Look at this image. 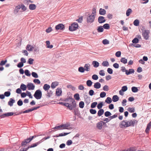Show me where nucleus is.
Wrapping results in <instances>:
<instances>
[{"label":"nucleus","instance_id":"nucleus-40","mask_svg":"<svg viewBox=\"0 0 151 151\" xmlns=\"http://www.w3.org/2000/svg\"><path fill=\"white\" fill-rule=\"evenodd\" d=\"M132 91L133 92H136L138 91V89L137 87H132Z\"/></svg>","mask_w":151,"mask_h":151},{"label":"nucleus","instance_id":"nucleus-19","mask_svg":"<svg viewBox=\"0 0 151 151\" xmlns=\"http://www.w3.org/2000/svg\"><path fill=\"white\" fill-rule=\"evenodd\" d=\"M58 84H59V83L57 81H55V82H52L51 84V87L53 88H55V87L56 86H57L58 85Z\"/></svg>","mask_w":151,"mask_h":151},{"label":"nucleus","instance_id":"nucleus-29","mask_svg":"<svg viewBox=\"0 0 151 151\" xmlns=\"http://www.w3.org/2000/svg\"><path fill=\"white\" fill-rule=\"evenodd\" d=\"M92 64L93 65V66L95 68H97L99 66V63L95 61H94L93 62Z\"/></svg>","mask_w":151,"mask_h":151},{"label":"nucleus","instance_id":"nucleus-62","mask_svg":"<svg viewBox=\"0 0 151 151\" xmlns=\"http://www.w3.org/2000/svg\"><path fill=\"white\" fill-rule=\"evenodd\" d=\"M67 87L68 88H70L72 90H74L75 89V88L71 85H68L67 86Z\"/></svg>","mask_w":151,"mask_h":151},{"label":"nucleus","instance_id":"nucleus-37","mask_svg":"<svg viewBox=\"0 0 151 151\" xmlns=\"http://www.w3.org/2000/svg\"><path fill=\"white\" fill-rule=\"evenodd\" d=\"M92 83L91 80H88L86 82V84L88 86L90 87L91 86Z\"/></svg>","mask_w":151,"mask_h":151},{"label":"nucleus","instance_id":"nucleus-30","mask_svg":"<svg viewBox=\"0 0 151 151\" xmlns=\"http://www.w3.org/2000/svg\"><path fill=\"white\" fill-rule=\"evenodd\" d=\"M105 101L107 103L110 104L112 100L110 97H108L106 99Z\"/></svg>","mask_w":151,"mask_h":151},{"label":"nucleus","instance_id":"nucleus-12","mask_svg":"<svg viewBox=\"0 0 151 151\" xmlns=\"http://www.w3.org/2000/svg\"><path fill=\"white\" fill-rule=\"evenodd\" d=\"M62 92L61 89L60 88H58L56 90V94L58 96H60L61 95Z\"/></svg>","mask_w":151,"mask_h":151},{"label":"nucleus","instance_id":"nucleus-24","mask_svg":"<svg viewBox=\"0 0 151 151\" xmlns=\"http://www.w3.org/2000/svg\"><path fill=\"white\" fill-rule=\"evenodd\" d=\"M50 88V86L46 84H44L43 87V89L45 91L48 90Z\"/></svg>","mask_w":151,"mask_h":151},{"label":"nucleus","instance_id":"nucleus-60","mask_svg":"<svg viewBox=\"0 0 151 151\" xmlns=\"http://www.w3.org/2000/svg\"><path fill=\"white\" fill-rule=\"evenodd\" d=\"M121 55V52L120 51H117L115 53V55L117 57L120 56Z\"/></svg>","mask_w":151,"mask_h":151},{"label":"nucleus","instance_id":"nucleus-50","mask_svg":"<svg viewBox=\"0 0 151 151\" xmlns=\"http://www.w3.org/2000/svg\"><path fill=\"white\" fill-rule=\"evenodd\" d=\"M25 74L27 76H29L31 75V74L29 73V71L28 70H25Z\"/></svg>","mask_w":151,"mask_h":151},{"label":"nucleus","instance_id":"nucleus-9","mask_svg":"<svg viewBox=\"0 0 151 151\" xmlns=\"http://www.w3.org/2000/svg\"><path fill=\"white\" fill-rule=\"evenodd\" d=\"M27 87L28 90H33L35 89V86L32 83H29L27 84Z\"/></svg>","mask_w":151,"mask_h":151},{"label":"nucleus","instance_id":"nucleus-53","mask_svg":"<svg viewBox=\"0 0 151 151\" xmlns=\"http://www.w3.org/2000/svg\"><path fill=\"white\" fill-rule=\"evenodd\" d=\"M104 115L108 117L109 116H111V114L110 112L109 111H106Z\"/></svg>","mask_w":151,"mask_h":151},{"label":"nucleus","instance_id":"nucleus-36","mask_svg":"<svg viewBox=\"0 0 151 151\" xmlns=\"http://www.w3.org/2000/svg\"><path fill=\"white\" fill-rule=\"evenodd\" d=\"M78 71L81 73H83L85 71V70L83 67H80L78 68Z\"/></svg>","mask_w":151,"mask_h":151},{"label":"nucleus","instance_id":"nucleus-45","mask_svg":"<svg viewBox=\"0 0 151 151\" xmlns=\"http://www.w3.org/2000/svg\"><path fill=\"white\" fill-rule=\"evenodd\" d=\"M97 104V103L95 102L92 103L91 105V107L92 108H95Z\"/></svg>","mask_w":151,"mask_h":151},{"label":"nucleus","instance_id":"nucleus-46","mask_svg":"<svg viewBox=\"0 0 151 151\" xmlns=\"http://www.w3.org/2000/svg\"><path fill=\"white\" fill-rule=\"evenodd\" d=\"M7 62V60H2L1 61L0 63V66H2L5 64Z\"/></svg>","mask_w":151,"mask_h":151},{"label":"nucleus","instance_id":"nucleus-25","mask_svg":"<svg viewBox=\"0 0 151 151\" xmlns=\"http://www.w3.org/2000/svg\"><path fill=\"white\" fill-rule=\"evenodd\" d=\"M119 100V98L117 95H114L112 97V100L114 102L118 101Z\"/></svg>","mask_w":151,"mask_h":151},{"label":"nucleus","instance_id":"nucleus-27","mask_svg":"<svg viewBox=\"0 0 151 151\" xmlns=\"http://www.w3.org/2000/svg\"><path fill=\"white\" fill-rule=\"evenodd\" d=\"M132 12V10L130 8L128 9L126 11V14L127 16H129Z\"/></svg>","mask_w":151,"mask_h":151},{"label":"nucleus","instance_id":"nucleus-49","mask_svg":"<svg viewBox=\"0 0 151 151\" xmlns=\"http://www.w3.org/2000/svg\"><path fill=\"white\" fill-rule=\"evenodd\" d=\"M102 43L104 45H107L109 44V41L106 39H104L102 41Z\"/></svg>","mask_w":151,"mask_h":151},{"label":"nucleus","instance_id":"nucleus-54","mask_svg":"<svg viewBox=\"0 0 151 151\" xmlns=\"http://www.w3.org/2000/svg\"><path fill=\"white\" fill-rule=\"evenodd\" d=\"M139 42V40L137 38H135L132 40V42L134 43H137Z\"/></svg>","mask_w":151,"mask_h":151},{"label":"nucleus","instance_id":"nucleus-43","mask_svg":"<svg viewBox=\"0 0 151 151\" xmlns=\"http://www.w3.org/2000/svg\"><path fill=\"white\" fill-rule=\"evenodd\" d=\"M34 60L33 59L30 58L29 59L27 63L31 65L33 64Z\"/></svg>","mask_w":151,"mask_h":151},{"label":"nucleus","instance_id":"nucleus-42","mask_svg":"<svg viewBox=\"0 0 151 151\" xmlns=\"http://www.w3.org/2000/svg\"><path fill=\"white\" fill-rule=\"evenodd\" d=\"M102 65L104 66H108L109 65V63L107 61H104L102 63Z\"/></svg>","mask_w":151,"mask_h":151},{"label":"nucleus","instance_id":"nucleus-7","mask_svg":"<svg viewBox=\"0 0 151 151\" xmlns=\"http://www.w3.org/2000/svg\"><path fill=\"white\" fill-rule=\"evenodd\" d=\"M105 122L100 121L96 124V127L99 129H101L102 128L103 125L105 124Z\"/></svg>","mask_w":151,"mask_h":151},{"label":"nucleus","instance_id":"nucleus-13","mask_svg":"<svg viewBox=\"0 0 151 151\" xmlns=\"http://www.w3.org/2000/svg\"><path fill=\"white\" fill-rule=\"evenodd\" d=\"M13 114L14 113L13 112H9L0 115V117H4L5 116H11L13 115Z\"/></svg>","mask_w":151,"mask_h":151},{"label":"nucleus","instance_id":"nucleus-20","mask_svg":"<svg viewBox=\"0 0 151 151\" xmlns=\"http://www.w3.org/2000/svg\"><path fill=\"white\" fill-rule=\"evenodd\" d=\"M101 85L100 83L98 82L96 83L94 85V88L96 89L99 88L101 87Z\"/></svg>","mask_w":151,"mask_h":151},{"label":"nucleus","instance_id":"nucleus-17","mask_svg":"<svg viewBox=\"0 0 151 151\" xmlns=\"http://www.w3.org/2000/svg\"><path fill=\"white\" fill-rule=\"evenodd\" d=\"M84 68L85 70L88 71L90 70V65L88 63L85 64L84 66Z\"/></svg>","mask_w":151,"mask_h":151},{"label":"nucleus","instance_id":"nucleus-48","mask_svg":"<svg viewBox=\"0 0 151 151\" xmlns=\"http://www.w3.org/2000/svg\"><path fill=\"white\" fill-rule=\"evenodd\" d=\"M33 82L37 84H39L40 83V81L38 79H34Z\"/></svg>","mask_w":151,"mask_h":151},{"label":"nucleus","instance_id":"nucleus-52","mask_svg":"<svg viewBox=\"0 0 151 151\" xmlns=\"http://www.w3.org/2000/svg\"><path fill=\"white\" fill-rule=\"evenodd\" d=\"M32 76L35 78H37L38 77L37 74L35 72H32Z\"/></svg>","mask_w":151,"mask_h":151},{"label":"nucleus","instance_id":"nucleus-2","mask_svg":"<svg viewBox=\"0 0 151 151\" xmlns=\"http://www.w3.org/2000/svg\"><path fill=\"white\" fill-rule=\"evenodd\" d=\"M65 101L68 103L61 102L60 103V104L67 107L70 110H73V108L76 107V104L74 99L72 98H68L66 99Z\"/></svg>","mask_w":151,"mask_h":151},{"label":"nucleus","instance_id":"nucleus-28","mask_svg":"<svg viewBox=\"0 0 151 151\" xmlns=\"http://www.w3.org/2000/svg\"><path fill=\"white\" fill-rule=\"evenodd\" d=\"M97 31L99 32H102L104 31L103 27L102 26H100L98 27L97 29Z\"/></svg>","mask_w":151,"mask_h":151},{"label":"nucleus","instance_id":"nucleus-39","mask_svg":"<svg viewBox=\"0 0 151 151\" xmlns=\"http://www.w3.org/2000/svg\"><path fill=\"white\" fill-rule=\"evenodd\" d=\"M135 26H138L139 24V21L138 19L135 20L133 22Z\"/></svg>","mask_w":151,"mask_h":151},{"label":"nucleus","instance_id":"nucleus-6","mask_svg":"<svg viewBox=\"0 0 151 151\" xmlns=\"http://www.w3.org/2000/svg\"><path fill=\"white\" fill-rule=\"evenodd\" d=\"M95 17L93 15H90L87 19V23H92L94 20Z\"/></svg>","mask_w":151,"mask_h":151},{"label":"nucleus","instance_id":"nucleus-1","mask_svg":"<svg viewBox=\"0 0 151 151\" xmlns=\"http://www.w3.org/2000/svg\"><path fill=\"white\" fill-rule=\"evenodd\" d=\"M138 123V121L135 119H133L127 121L124 120L121 121L119 124V126L121 128H127L130 126L134 127L135 124Z\"/></svg>","mask_w":151,"mask_h":151},{"label":"nucleus","instance_id":"nucleus-59","mask_svg":"<svg viewBox=\"0 0 151 151\" xmlns=\"http://www.w3.org/2000/svg\"><path fill=\"white\" fill-rule=\"evenodd\" d=\"M92 78L94 80H97L98 79V77L97 75L94 74L92 76Z\"/></svg>","mask_w":151,"mask_h":151},{"label":"nucleus","instance_id":"nucleus-64","mask_svg":"<svg viewBox=\"0 0 151 151\" xmlns=\"http://www.w3.org/2000/svg\"><path fill=\"white\" fill-rule=\"evenodd\" d=\"M103 106V104L102 102L98 104L97 105V107L99 109H100L102 108Z\"/></svg>","mask_w":151,"mask_h":151},{"label":"nucleus","instance_id":"nucleus-8","mask_svg":"<svg viewBox=\"0 0 151 151\" xmlns=\"http://www.w3.org/2000/svg\"><path fill=\"white\" fill-rule=\"evenodd\" d=\"M64 25L62 24H60L56 26L55 27V29L56 30L59 29L62 30L64 28Z\"/></svg>","mask_w":151,"mask_h":151},{"label":"nucleus","instance_id":"nucleus-56","mask_svg":"<svg viewBox=\"0 0 151 151\" xmlns=\"http://www.w3.org/2000/svg\"><path fill=\"white\" fill-rule=\"evenodd\" d=\"M34 137V136H32L31 138H27V139L25 140V141H26V142H27V143H29L33 139Z\"/></svg>","mask_w":151,"mask_h":151},{"label":"nucleus","instance_id":"nucleus-41","mask_svg":"<svg viewBox=\"0 0 151 151\" xmlns=\"http://www.w3.org/2000/svg\"><path fill=\"white\" fill-rule=\"evenodd\" d=\"M103 27L106 29H109L110 28L109 25L108 24H105L103 25Z\"/></svg>","mask_w":151,"mask_h":151},{"label":"nucleus","instance_id":"nucleus-31","mask_svg":"<svg viewBox=\"0 0 151 151\" xmlns=\"http://www.w3.org/2000/svg\"><path fill=\"white\" fill-rule=\"evenodd\" d=\"M27 88V86H26L23 84H22L21 85L20 88L23 91L26 90Z\"/></svg>","mask_w":151,"mask_h":151},{"label":"nucleus","instance_id":"nucleus-34","mask_svg":"<svg viewBox=\"0 0 151 151\" xmlns=\"http://www.w3.org/2000/svg\"><path fill=\"white\" fill-rule=\"evenodd\" d=\"M134 70L133 69H129V71L127 70V72H126V74L127 75H129L130 74L134 73Z\"/></svg>","mask_w":151,"mask_h":151},{"label":"nucleus","instance_id":"nucleus-3","mask_svg":"<svg viewBox=\"0 0 151 151\" xmlns=\"http://www.w3.org/2000/svg\"><path fill=\"white\" fill-rule=\"evenodd\" d=\"M34 96L37 99H41L42 96L41 91L39 89L36 90L34 95Z\"/></svg>","mask_w":151,"mask_h":151},{"label":"nucleus","instance_id":"nucleus-63","mask_svg":"<svg viewBox=\"0 0 151 151\" xmlns=\"http://www.w3.org/2000/svg\"><path fill=\"white\" fill-rule=\"evenodd\" d=\"M127 90V87L126 86H124L122 87L121 90L124 92L126 91Z\"/></svg>","mask_w":151,"mask_h":151},{"label":"nucleus","instance_id":"nucleus-14","mask_svg":"<svg viewBox=\"0 0 151 151\" xmlns=\"http://www.w3.org/2000/svg\"><path fill=\"white\" fill-rule=\"evenodd\" d=\"M46 47L47 48L51 49L53 47V45H50V42L49 41L47 40L46 41Z\"/></svg>","mask_w":151,"mask_h":151},{"label":"nucleus","instance_id":"nucleus-15","mask_svg":"<svg viewBox=\"0 0 151 151\" xmlns=\"http://www.w3.org/2000/svg\"><path fill=\"white\" fill-rule=\"evenodd\" d=\"M151 127V121L149 123L147 126L145 130V132L146 133H148Z\"/></svg>","mask_w":151,"mask_h":151},{"label":"nucleus","instance_id":"nucleus-33","mask_svg":"<svg viewBox=\"0 0 151 151\" xmlns=\"http://www.w3.org/2000/svg\"><path fill=\"white\" fill-rule=\"evenodd\" d=\"M120 61L124 64H126L127 63V60L125 58H122L120 59Z\"/></svg>","mask_w":151,"mask_h":151},{"label":"nucleus","instance_id":"nucleus-4","mask_svg":"<svg viewBox=\"0 0 151 151\" xmlns=\"http://www.w3.org/2000/svg\"><path fill=\"white\" fill-rule=\"evenodd\" d=\"M78 27V25L77 23L74 22L69 27V30L73 31L76 30Z\"/></svg>","mask_w":151,"mask_h":151},{"label":"nucleus","instance_id":"nucleus-26","mask_svg":"<svg viewBox=\"0 0 151 151\" xmlns=\"http://www.w3.org/2000/svg\"><path fill=\"white\" fill-rule=\"evenodd\" d=\"M104 110L103 109H100L98 111V116H101L104 114Z\"/></svg>","mask_w":151,"mask_h":151},{"label":"nucleus","instance_id":"nucleus-16","mask_svg":"<svg viewBox=\"0 0 151 151\" xmlns=\"http://www.w3.org/2000/svg\"><path fill=\"white\" fill-rule=\"evenodd\" d=\"M62 129H68V127L70 126V124L66 123L61 125Z\"/></svg>","mask_w":151,"mask_h":151},{"label":"nucleus","instance_id":"nucleus-22","mask_svg":"<svg viewBox=\"0 0 151 151\" xmlns=\"http://www.w3.org/2000/svg\"><path fill=\"white\" fill-rule=\"evenodd\" d=\"M36 8V6L35 4H29V8L30 10H33Z\"/></svg>","mask_w":151,"mask_h":151},{"label":"nucleus","instance_id":"nucleus-23","mask_svg":"<svg viewBox=\"0 0 151 151\" xmlns=\"http://www.w3.org/2000/svg\"><path fill=\"white\" fill-rule=\"evenodd\" d=\"M15 102L14 100L12 98H11L10 99L9 101L8 102V104L10 106H12L13 105V104Z\"/></svg>","mask_w":151,"mask_h":151},{"label":"nucleus","instance_id":"nucleus-51","mask_svg":"<svg viewBox=\"0 0 151 151\" xmlns=\"http://www.w3.org/2000/svg\"><path fill=\"white\" fill-rule=\"evenodd\" d=\"M54 129H57L58 130H61L62 129V128L61 127V126L60 125L57 126H56L53 128Z\"/></svg>","mask_w":151,"mask_h":151},{"label":"nucleus","instance_id":"nucleus-5","mask_svg":"<svg viewBox=\"0 0 151 151\" xmlns=\"http://www.w3.org/2000/svg\"><path fill=\"white\" fill-rule=\"evenodd\" d=\"M149 33V31L148 30H145L143 31L142 35L145 39V40L148 39Z\"/></svg>","mask_w":151,"mask_h":151},{"label":"nucleus","instance_id":"nucleus-61","mask_svg":"<svg viewBox=\"0 0 151 151\" xmlns=\"http://www.w3.org/2000/svg\"><path fill=\"white\" fill-rule=\"evenodd\" d=\"M90 112L92 114H95L96 112V111L95 110L92 109H91L90 110Z\"/></svg>","mask_w":151,"mask_h":151},{"label":"nucleus","instance_id":"nucleus-32","mask_svg":"<svg viewBox=\"0 0 151 151\" xmlns=\"http://www.w3.org/2000/svg\"><path fill=\"white\" fill-rule=\"evenodd\" d=\"M73 109L74 114V115H76L77 114L79 113V111L78 108H76V107L73 108Z\"/></svg>","mask_w":151,"mask_h":151},{"label":"nucleus","instance_id":"nucleus-11","mask_svg":"<svg viewBox=\"0 0 151 151\" xmlns=\"http://www.w3.org/2000/svg\"><path fill=\"white\" fill-rule=\"evenodd\" d=\"M34 45L31 46L30 45L28 44L26 47V49L29 51H32L33 49Z\"/></svg>","mask_w":151,"mask_h":151},{"label":"nucleus","instance_id":"nucleus-55","mask_svg":"<svg viewBox=\"0 0 151 151\" xmlns=\"http://www.w3.org/2000/svg\"><path fill=\"white\" fill-rule=\"evenodd\" d=\"M128 110L130 113H133L135 111L134 109V108H131L130 107L128 108Z\"/></svg>","mask_w":151,"mask_h":151},{"label":"nucleus","instance_id":"nucleus-47","mask_svg":"<svg viewBox=\"0 0 151 151\" xmlns=\"http://www.w3.org/2000/svg\"><path fill=\"white\" fill-rule=\"evenodd\" d=\"M103 89L105 91H108L109 90L108 86L106 85L104 86L103 88Z\"/></svg>","mask_w":151,"mask_h":151},{"label":"nucleus","instance_id":"nucleus-44","mask_svg":"<svg viewBox=\"0 0 151 151\" xmlns=\"http://www.w3.org/2000/svg\"><path fill=\"white\" fill-rule=\"evenodd\" d=\"M74 98L76 100H78L80 99L79 94L78 93H76L74 95Z\"/></svg>","mask_w":151,"mask_h":151},{"label":"nucleus","instance_id":"nucleus-38","mask_svg":"<svg viewBox=\"0 0 151 151\" xmlns=\"http://www.w3.org/2000/svg\"><path fill=\"white\" fill-rule=\"evenodd\" d=\"M84 103L83 101H81L80 102L79 104V107L81 108H83L84 106Z\"/></svg>","mask_w":151,"mask_h":151},{"label":"nucleus","instance_id":"nucleus-57","mask_svg":"<svg viewBox=\"0 0 151 151\" xmlns=\"http://www.w3.org/2000/svg\"><path fill=\"white\" fill-rule=\"evenodd\" d=\"M106 95V93L104 92H101L100 94V96L101 98H104L105 96Z\"/></svg>","mask_w":151,"mask_h":151},{"label":"nucleus","instance_id":"nucleus-10","mask_svg":"<svg viewBox=\"0 0 151 151\" xmlns=\"http://www.w3.org/2000/svg\"><path fill=\"white\" fill-rule=\"evenodd\" d=\"M98 22L100 23H104L106 21L104 17L103 16H100L98 19Z\"/></svg>","mask_w":151,"mask_h":151},{"label":"nucleus","instance_id":"nucleus-18","mask_svg":"<svg viewBox=\"0 0 151 151\" xmlns=\"http://www.w3.org/2000/svg\"><path fill=\"white\" fill-rule=\"evenodd\" d=\"M39 108V107H34L32 109H28V110H26L24 111L23 113H28V112H29L30 111H32L33 110H36L37 109H38V108Z\"/></svg>","mask_w":151,"mask_h":151},{"label":"nucleus","instance_id":"nucleus-21","mask_svg":"<svg viewBox=\"0 0 151 151\" xmlns=\"http://www.w3.org/2000/svg\"><path fill=\"white\" fill-rule=\"evenodd\" d=\"M99 13L100 15H104L106 13V11L104 9L100 8L99 10Z\"/></svg>","mask_w":151,"mask_h":151},{"label":"nucleus","instance_id":"nucleus-58","mask_svg":"<svg viewBox=\"0 0 151 151\" xmlns=\"http://www.w3.org/2000/svg\"><path fill=\"white\" fill-rule=\"evenodd\" d=\"M27 95L28 96L29 98L32 99V96L31 93L28 91H26Z\"/></svg>","mask_w":151,"mask_h":151},{"label":"nucleus","instance_id":"nucleus-35","mask_svg":"<svg viewBox=\"0 0 151 151\" xmlns=\"http://www.w3.org/2000/svg\"><path fill=\"white\" fill-rule=\"evenodd\" d=\"M96 10L95 8H93L92 10V13L91 15H93L94 17H96Z\"/></svg>","mask_w":151,"mask_h":151}]
</instances>
